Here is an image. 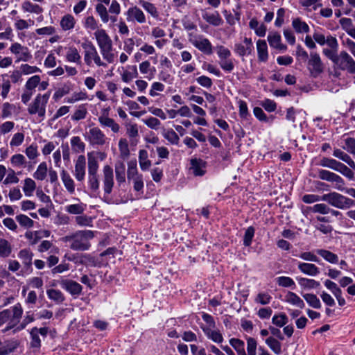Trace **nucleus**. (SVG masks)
<instances>
[{
	"label": "nucleus",
	"mask_w": 355,
	"mask_h": 355,
	"mask_svg": "<svg viewBox=\"0 0 355 355\" xmlns=\"http://www.w3.org/2000/svg\"><path fill=\"white\" fill-rule=\"evenodd\" d=\"M94 236L91 230H79L62 238L63 241L70 243V248L73 250L85 251L90 247L89 240Z\"/></svg>",
	"instance_id": "obj_1"
},
{
	"label": "nucleus",
	"mask_w": 355,
	"mask_h": 355,
	"mask_svg": "<svg viewBox=\"0 0 355 355\" xmlns=\"http://www.w3.org/2000/svg\"><path fill=\"white\" fill-rule=\"evenodd\" d=\"M88 159V186L90 191L96 193L99 190L100 182L98 180V171L99 168L97 157L94 153H87Z\"/></svg>",
	"instance_id": "obj_2"
},
{
	"label": "nucleus",
	"mask_w": 355,
	"mask_h": 355,
	"mask_svg": "<svg viewBox=\"0 0 355 355\" xmlns=\"http://www.w3.org/2000/svg\"><path fill=\"white\" fill-rule=\"evenodd\" d=\"M51 92H47L44 94H37L33 101L28 105V112L30 114H36L41 118H44L46 114V107L49 102Z\"/></svg>",
	"instance_id": "obj_3"
},
{
	"label": "nucleus",
	"mask_w": 355,
	"mask_h": 355,
	"mask_svg": "<svg viewBox=\"0 0 355 355\" xmlns=\"http://www.w3.org/2000/svg\"><path fill=\"white\" fill-rule=\"evenodd\" d=\"M322 200L340 209H349L355 205L353 200L336 192H331L323 195L322 196Z\"/></svg>",
	"instance_id": "obj_4"
},
{
	"label": "nucleus",
	"mask_w": 355,
	"mask_h": 355,
	"mask_svg": "<svg viewBox=\"0 0 355 355\" xmlns=\"http://www.w3.org/2000/svg\"><path fill=\"white\" fill-rule=\"evenodd\" d=\"M82 47L84 49V60L87 66H91L92 61L99 67L106 65L101 61L96 47L91 42L83 43Z\"/></svg>",
	"instance_id": "obj_5"
},
{
	"label": "nucleus",
	"mask_w": 355,
	"mask_h": 355,
	"mask_svg": "<svg viewBox=\"0 0 355 355\" xmlns=\"http://www.w3.org/2000/svg\"><path fill=\"white\" fill-rule=\"evenodd\" d=\"M189 41L201 52L208 55L212 53L211 43L203 35L189 33Z\"/></svg>",
	"instance_id": "obj_6"
},
{
	"label": "nucleus",
	"mask_w": 355,
	"mask_h": 355,
	"mask_svg": "<svg viewBox=\"0 0 355 355\" xmlns=\"http://www.w3.org/2000/svg\"><path fill=\"white\" fill-rule=\"evenodd\" d=\"M85 138L93 146H103L107 141L105 135L98 127L90 128L85 133Z\"/></svg>",
	"instance_id": "obj_7"
},
{
	"label": "nucleus",
	"mask_w": 355,
	"mask_h": 355,
	"mask_svg": "<svg viewBox=\"0 0 355 355\" xmlns=\"http://www.w3.org/2000/svg\"><path fill=\"white\" fill-rule=\"evenodd\" d=\"M9 49L16 56V62H28L32 58V55L28 47L22 46L18 42L12 44Z\"/></svg>",
	"instance_id": "obj_8"
},
{
	"label": "nucleus",
	"mask_w": 355,
	"mask_h": 355,
	"mask_svg": "<svg viewBox=\"0 0 355 355\" xmlns=\"http://www.w3.org/2000/svg\"><path fill=\"white\" fill-rule=\"evenodd\" d=\"M335 64L342 70L355 73V61L346 51L340 52Z\"/></svg>",
	"instance_id": "obj_9"
},
{
	"label": "nucleus",
	"mask_w": 355,
	"mask_h": 355,
	"mask_svg": "<svg viewBox=\"0 0 355 355\" xmlns=\"http://www.w3.org/2000/svg\"><path fill=\"white\" fill-rule=\"evenodd\" d=\"M128 22L144 24L146 22V17L143 10L137 6H130L125 12Z\"/></svg>",
	"instance_id": "obj_10"
},
{
	"label": "nucleus",
	"mask_w": 355,
	"mask_h": 355,
	"mask_svg": "<svg viewBox=\"0 0 355 355\" xmlns=\"http://www.w3.org/2000/svg\"><path fill=\"white\" fill-rule=\"evenodd\" d=\"M307 68L313 77H317L322 72L323 64L318 53L311 52L310 53Z\"/></svg>",
	"instance_id": "obj_11"
},
{
	"label": "nucleus",
	"mask_w": 355,
	"mask_h": 355,
	"mask_svg": "<svg viewBox=\"0 0 355 355\" xmlns=\"http://www.w3.org/2000/svg\"><path fill=\"white\" fill-rule=\"evenodd\" d=\"M49 332L47 327H33L30 331L31 342L32 348L39 349L41 347L42 338H44Z\"/></svg>",
	"instance_id": "obj_12"
},
{
	"label": "nucleus",
	"mask_w": 355,
	"mask_h": 355,
	"mask_svg": "<svg viewBox=\"0 0 355 355\" xmlns=\"http://www.w3.org/2000/svg\"><path fill=\"white\" fill-rule=\"evenodd\" d=\"M103 189L106 194L111 193L114 187L113 169L110 165H105L103 168Z\"/></svg>",
	"instance_id": "obj_13"
},
{
	"label": "nucleus",
	"mask_w": 355,
	"mask_h": 355,
	"mask_svg": "<svg viewBox=\"0 0 355 355\" xmlns=\"http://www.w3.org/2000/svg\"><path fill=\"white\" fill-rule=\"evenodd\" d=\"M254 49L252 41L250 38L245 37L243 43L234 44V51L239 56H245L251 54Z\"/></svg>",
	"instance_id": "obj_14"
},
{
	"label": "nucleus",
	"mask_w": 355,
	"mask_h": 355,
	"mask_svg": "<svg viewBox=\"0 0 355 355\" xmlns=\"http://www.w3.org/2000/svg\"><path fill=\"white\" fill-rule=\"evenodd\" d=\"M86 159L84 155H79L75 162V167L73 174L75 178L82 182L85 177Z\"/></svg>",
	"instance_id": "obj_15"
},
{
	"label": "nucleus",
	"mask_w": 355,
	"mask_h": 355,
	"mask_svg": "<svg viewBox=\"0 0 355 355\" xmlns=\"http://www.w3.org/2000/svg\"><path fill=\"white\" fill-rule=\"evenodd\" d=\"M94 36L100 50L112 47V40L104 29L95 31Z\"/></svg>",
	"instance_id": "obj_16"
},
{
	"label": "nucleus",
	"mask_w": 355,
	"mask_h": 355,
	"mask_svg": "<svg viewBox=\"0 0 355 355\" xmlns=\"http://www.w3.org/2000/svg\"><path fill=\"white\" fill-rule=\"evenodd\" d=\"M60 286L72 295H79L83 290V286L80 284L70 279L61 280Z\"/></svg>",
	"instance_id": "obj_17"
},
{
	"label": "nucleus",
	"mask_w": 355,
	"mask_h": 355,
	"mask_svg": "<svg viewBox=\"0 0 355 355\" xmlns=\"http://www.w3.org/2000/svg\"><path fill=\"white\" fill-rule=\"evenodd\" d=\"M202 17L206 22L214 26H219L223 24V20L218 11H204Z\"/></svg>",
	"instance_id": "obj_18"
},
{
	"label": "nucleus",
	"mask_w": 355,
	"mask_h": 355,
	"mask_svg": "<svg viewBox=\"0 0 355 355\" xmlns=\"http://www.w3.org/2000/svg\"><path fill=\"white\" fill-rule=\"evenodd\" d=\"M190 171L195 176H202L206 172V163L201 159H191Z\"/></svg>",
	"instance_id": "obj_19"
},
{
	"label": "nucleus",
	"mask_w": 355,
	"mask_h": 355,
	"mask_svg": "<svg viewBox=\"0 0 355 355\" xmlns=\"http://www.w3.org/2000/svg\"><path fill=\"white\" fill-rule=\"evenodd\" d=\"M318 177L322 180L335 182L337 184H343L344 182L340 176L327 170H318Z\"/></svg>",
	"instance_id": "obj_20"
},
{
	"label": "nucleus",
	"mask_w": 355,
	"mask_h": 355,
	"mask_svg": "<svg viewBox=\"0 0 355 355\" xmlns=\"http://www.w3.org/2000/svg\"><path fill=\"white\" fill-rule=\"evenodd\" d=\"M21 10L25 13L40 15L44 12V8L37 3L30 0H25L21 3Z\"/></svg>",
	"instance_id": "obj_21"
},
{
	"label": "nucleus",
	"mask_w": 355,
	"mask_h": 355,
	"mask_svg": "<svg viewBox=\"0 0 355 355\" xmlns=\"http://www.w3.org/2000/svg\"><path fill=\"white\" fill-rule=\"evenodd\" d=\"M202 331L206 337L216 344H220L223 342V336L220 331L216 327L202 328Z\"/></svg>",
	"instance_id": "obj_22"
},
{
	"label": "nucleus",
	"mask_w": 355,
	"mask_h": 355,
	"mask_svg": "<svg viewBox=\"0 0 355 355\" xmlns=\"http://www.w3.org/2000/svg\"><path fill=\"white\" fill-rule=\"evenodd\" d=\"M268 41L272 48L283 51L287 49V46L282 43L281 35L278 33H270L268 35Z\"/></svg>",
	"instance_id": "obj_23"
},
{
	"label": "nucleus",
	"mask_w": 355,
	"mask_h": 355,
	"mask_svg": "<svg viewBox=\"0 0 355 355\" xmlns=\"http://www.w3.org/2000/svg\"><path fill=\"white\" fill-rule=\"evenodd\" d=\"M298 269L302 273L315 277L320 273V269L313 263L301 262L298 264Z\"/></svg>",
	"instance_id": "obj_24"
},
{
	"label": "nucleus",
	"mask_w": 355,
	"mask_h": 355,
	"mask_svg": "<svg viewBox=\"0 0 355 355\" xmlns=\"http://www.w3.org/2000/svg\"><path fill=\"white\" fill-rule=\"evenodd\" d=\"M257 51L259 61L266 62L268 59V51L265 40H259L257 42Z\"/></svg>",
	"instance_id": "obj_25"
},
{
	"label": "nucleus",
	"mask_w": 355,
	"mask_h": 355,
	"mask_svg": "<svg viewBox=\"0 0 355 355\" xmlns=\"http://www.w3.org/2000/svg\"><path fill=\"white\" fill-rule=\"evenodd\" d=\"M37 251L41 253L48 251L50 254L60 253L59 248L55 245L51 241L47 240H43L41 241L40 245L37 246Z\"/></svg>",
	"instance_id": "obj_26"
},
{
	"label": "nucleus",
	"mask_w": 355,
	"mask_h": 355,
	"mask_svg": "<svg viewBox=\"0 0 355 355\" xmlns=\"http://www.w3.org/2000/svg\"><path fill=\"white\" fill-rule=\"evenodd\" d=\"M116 180L119 185L125 182V166L123 162H117L114 165Z\"/></svg>",
	"instance_id": "obj_27"
},
{
	"label": "nucleus",
	"mask_w": 355,
	"mask_h": 355,
	"mask_svg": "<svg viewBox=\"0 0 355 355\" xmlns=\"http://www.w3.org/2000/svg\"><path fill=\"white\" fill-rule=\"evenodd\" d=\"M60 177L67 191L71 194L73 193L75 191V183L69 173L63 169L60 173Z\"/></svg>",
	"instance_id": "obj_28"
},
{
	"label": "nucleus",
	"mask_w": 355,
	"mask_h": 355,
	"mask_svg": "<svg viewBox=\"0 0 355 355\" xmlns=\"http://www.w3.org/2000/svg\"><path fill=\"white\" fill-rule=\"evenodd\" d=\"M87 104H81L76 107L73 114L71 116V119L73 121L83 120L87 117Z\"/></svg>",
	"instance_id": "obj_29"
},
{
	"label": "nucleus",
	"mask_w": 355,
	"mask_h": 355,
	"mask_svg": "<svg viewBox=\"0 0 355 355\" xmlns=\"http://www.w3.org/2000/svg\"><path fill=\"white\" fill-rule=\"evenodd\" d=\"M285 302L300 309L305 306L304 301L295 293L288 291L285 295Z\"/></svg>",
	"instance_id": "obj_30"
},
{
	"label": "nucleus",
	"mask_w": 355,
	"mask_h": 355,
	"mask_svg": "<svg viewBox=\"0 0 355 355\" xmlns=\"http://www.w3.org/2000/svg\"><path fill=\"white\" fill-rule=\"evenodd\" d=\"M99 124L104 128H110L114 133H118L120 130V125L112 118H98Z\"/></svg>",
	"instance_id": "obj_31"
},
{
	"label": "nucleus",
	"mask_w": 355,
	"mask_h": 355,
	"mask_svg": "<svg viewBox=\"0 0 355 355\" xmlns=\"http://www.w3.org/2000/svg\"><path fill=\"white\" fill-rule=\"evenodd\" d=\"M76 19L73 15L67 14L64 15L60 20V26L64 31L71 30L76 24Z\"/></svg>",
	"instance_id": "obj_32"
},
{
	"label": "nucleus",
	"mask_w": 355,
	"mask_h": 355,
	"mask_svg": "<svg viewBox=\"0 0 355 355\" xmlns=\"http://www.w3.org/2000/svg\"><path fill=\"white\" fill-rule=\"evenodd\" d=\"M46 295L49 299L56 304H62L65 300L64 294L58 289H48L46 291Z\"/></svg>",
	"instance_id": "obj_33"
},
{
	"label": "nucleus",
	"mask_w": 355,
	"mask_h": 355,
	"mask_svg": "<svg viewBox=\"0 0 355 355\" xmlns=\"http://www.w3.org/2000/svg\"><path fill=\"white\" fill-rule=\"evenodd\" d=\"M65 58L67 61L69 62L80 64L81 56L77 49L74 46H71L67 49Z\"/></svg>",
	"instance_id": "obj_34"
},
{
	"label": "nucleus",
	"mask_w": 355,
	"mask_h": 355,
	"mask_svg": "<svg viewBox=\"0 0 355 355\" xmlns=\"http://www.w3.org/2000/svg\"><path fill=\"white\" fill-rule=\"evenodd\" d=\"M139 163L141 169L144 171H148L151 166V162L148 159V152L146 150L139 151Z\"/></svg>",
	"instance_id": "obj_35"
},
{
	"label": "nucleus",
	"mask_w": 355,
	"mask_h": 355,
	"mask_svg": "<svg viewBox=\"0 0 355 355\" xmlns=\"http://www.w3.org/2000/svg\"><path fill=\"white\" fill-rule=\"evenodd\" d=\"M316 253L321 256L325 261L331 263H338V257L337 254L324 249H318L315 250Z\"/></svg>",
	"instance_id": "obj_36"
},
{
	"label": "nucleus",
	"mask_w": 355,
	"mask_h": 355,
	"mask_svg": "<svg viewBox=\"0 0 355 355\" xmlns=\"http://www.w3.org/2000/svg\"><path fill=\"white\" fill-rule=\"evenodd\" d=\"M139 3L151 17L153 18L158 17V10L153 3L146 0H139Z\"/></svg>",
	"instance_id": "obj_37"
},
{
	"label": "nucleus",
	"mask_w": 355,
	"mask_h": 355,
	"mask_svg": "<svg viewBox=\"0 0 355 355\" xmlns=\"http://www.w3.org/2000/svg\"><path fill=\"white\" fill-rule=\"evenodd\" d=\"M33 253L28 249H23L19 252L18 257L21 260L23 264L27 267L32 265Z\"/></svg>",
	"instance_id": "obj_38"
},
{
	"label": "nucleus",
	"mask_w": 355,
	"mask_h": 355,
	"mask_svg": "<svg viewBox=\"0 0 355 355\" xmlns=\"http://www.w3.org/2000/svg\"><path fill=\"white\" fill-rule=\"evenodd\" d=\"M162 135L171 144L178 145L180 138L177 133L172 129L162 128Z\"/></svg>",
	"instance_id": "obj_39"
},
{
	"label": "nucleus",
	"mask_w": 355,
	"mask_h": 355,
	"mask_svg": "<svg viewBox=\"0 0 355 355\" xmlns=\"http://www.w3.org/2000/svg\"><path fill=\"white\" fill-rule=\"evenodd\" d=\"M140 175H141V174L139 173L137 161L134 159L128 162L127 170V178L128 181L130 182L132 179L137 178Z\"/></svg>",
	"instance_id": "obj_40"
},
{
	"label": "nucleus",
	"mask_w": 355,
	"mask_h": 355,
	"mask_svg": "<svg viewBox=\"0 0 355 355\" xmlns=\"http://www.w3.org/2000/svg\"><path fill=\"white\" fill-rule=\"evenodd\" d=\"M296 279L300 286L304 288L312 289L318 288L320 286V283L313 279L305 277H297Z\"/></svg>",
	"instance_id": "obj_41"
},
{
	"label": "nucleus",
	"mask_w": 355,
	"mask_h": 355,
	"mask_svg": "<svg viewBox=\"0 0 355 355\" xmlns=\"http://www.w3.org/2000/svg\"><path fill=\"white\" fill-rule=\"evenodd\" d=\"M266 343L276 355H280L282 354V344L275 338L272 336L268 337L266 340Z\"/></svg>",
	"instance_id": "obj_42"
},
{
	"label": "nucleus",
	"mask_w": 355,
	"mask_h": 355,
	"mask_svg": "<svg viewBox=\"0 0 355 355\" xmlns=\"http://www.w3.org/2000/svg\"><path fill=\"white\" fill-rule=\"evenodd\" d=\"M12 252L11 244L4 239H0V257L7 258Z\"/></svg>",
	"instance_id": "obj_43"
},
{
	"label": "nucleus",
	"mask_w": 355,
	"mask_h": 355,
	"mask_svg": "<svg viewBox=\"0 0 355 355\" xmlns=\"http://www.w3.org/2000/svg\"><path fill=\"white\" fill-rule=\"evenodd\" d=\"M48 172L47 164L45 162H41L33 174L34 178L37 180H44Z\"/></svg>",
	"instance_id": "obj_44"
},
{
	"label": "nucleus",
	"mask_w": 355,
	"mask_h": 355,
	"mask_svg": "<svg viewBox=\"0 0 355 355\" xmlns=\"http://www.w3.org/2000/svg\"><path fill=\"white\" fill-rule=\"evenodd\" d=\"M119 150L120 153V157L123 159H127L130 155V150L128 146V142L126 139L121 138L119 141Z\"/></svg>",
	"instance_id": "obj_45"
},
{
	"label": "nucleus",
	"mask_w": 355,
	"mask_h": 355,
	"mask_svg": "<svg viewBox=\"0 0 355 355\" xmlns=\"http://www.w3.org/2000/svg\"><path fill=\"white\" fill-rule=\"evenodd\" d=\"M302 297L310 306L314 309H320L321 307L320 301L315 294L306 293L302 295Z\"/></svg>",
	"instance_id": "obj_46"
},
{
	"label": "nucleus",
	"mask_w": 355,
	"mask_h": 355,
	"mask_svg": "<svg viewBox=\"0 0 355 355\" xmlns=\"http://www.w3.org/2000/svg\"><path fill=\"white\" fill-rule=\"evenodd\" d=\"M95 10L103 23H107L109 21V12L105 5L97 3L95 6Z\"/></svg>",
	"instance_id": "obj_47"
},
{
	"label": "nucleus",
	"mask_w": 355,
	"mask_h": 355,
	"mask_svg": "<svg viewBox=\"0 0 355 355\" xmlns=\"http://www.w3.org/2000/svg\"><path fill=\"white\" fill-rule=\"evenodd\" d=\"M40 82V76L34 75L29 78L24 85V88L33 93L35 92V88L39 85Z\"/></svg>",
	"instance_id": "obj_48"
},
{
	"label": "nucleus",
	"mask_w": 355,
	"mask_h": 355,
	"mask_svg": "<svg viewBox=\"0 0 355 355\" xmlns=\"http://www.w3.org/2000/svg\"><path fill=\"white\" fill-rule=\"evenodd\" d=\"M230 344L237 352L238 355H247L245 351V343L243 340L238 338H232L230 340Z\"/></svg>",
	"instance_id": "obj_49"
},
{
	"label": "nucleus",
	"mask_w": 355,
	"mask_h": 355,
	"mask_svg": "<svg viewBox=\"0 0 355 355\" xmlns=\"http://www.w3.org/2000/svg\"><path fill=\"white\" fill-rule=\"evenodd\" d=\"M36 188V184L34 180L31 178H26L24 180V185L23 187V191L26 196H31L33 191Z\"/></svg>",
	"instance_id": "obj_50"
},
{
	"label": "nucleus",
	"mask_w": 355,
	"mask_h": 355,
	"mask_svg": "<svg viewBox=\"0 0 355 355\" xmlns=\"http://www.w3.org/2000/svg\"><path fill=\"white\" fill-rule=\"evenodd\" d=\"M132 182L134 190L139 195L144 193V182L143 175L133 178L130 180Z\"/></svg>",
	"instance_id": "obj_51"
},
{
	"label": "nucleus",
	"mask_w": 355,
	"mask_h": 355,
	"mask_svg": "<svg viewBox=\"0 0 355 355\" xmlns=\"http://www.w3.org/2000/svg\"><path fill=\"white\" fill-rule=\"evenodd\" d=\"M98 22L93 16H87L85 18L84 27L91 31L100 30Z\"/></svg>",
	"instance_id": "obj_52"
},
{
	"label": "nucleus",
	"mask_w": 355,
	"mask_h": 355,
	"mask_svg": "<svg viewBox=\"0 0 355 355\" xmlns=\"http://www.w3.org/2000/svg\"><path fill=\"white\" fill-rule=\"evenodd\" d=\"M71 145L72 149L77 153L83 152L85 150V144L78 136L73 137L71 139Z\"/></svg>",
	"instance_id": "obj_53"
},
{
	"label": "nucleus",
	"mask_w": 355,
	"mask_h": 355,
	"mask_svg": "<svg viewBox=\"0 0 355 355\" xmlns=\"http://www.w3.org/2000/svg\"><path fill=\"white\" fill-rule=\"evenodd\" d=\"M10 163L14 167H22L25 166L26 159L22 154H15L10 157Z\"/></svg>",
	"instance_id": "obj_54"
},
{
	"label": "nucleus",
	"mask_w": 355,
	"mask_h": 355,
	"mask_svg": "<svg viewBox=\"0 0 355 355\" xmlns=\"http://www.w3.org/2000/svg\"><path fill=\"white\" fill-rule=\"evenodd\" d=\"M277 283L279 286L285 288H295V284L293 279L289 277L281 276L277 278Z\"/></svg>",
	"instance_id": "obj_55"
},
{
	"label": "nucleus",
	"mask_w": 355,
	"mask_h": 355,
	"mask_svg": "<svg viewBox=\"0 0 355 355\" xmlns=\"http://www.w3.org/2000/svg\"><path fill=\"white\" fill-rule=\"evenodd\" d=\"M16 220L21 227L25 228H31L33 227L34 221L26 215H17L16 216Z\"/></svg>",
	"instance_id": "obj_56"
},
{
	"label": "nucleus",
	"mask_w": 355,
	"mask_h": 355,
	"mask_svg": "<svg viewBox=\"0 0 355 355\" xmlns=\"http://www.w3.org/2000/svg\"><path fill=\"white\" fill-rule=\"evenodd\" d=\"M292 24L297 33H308L309 31V27L307 24L300 19H293Z\"/></svg>",
	"instance_id": "obj_57"
},
{
	"label": "nucleus",
	"mask_w": 355,
	"mask_h": 355,
	"mask_svg": "<svg viewBox=\"0 0 355 355\" xmlns=\"http://www.w3.org/2000/svg\"><path fill=\"white\" fill-rule=\"evenodd\" d=\"M85 205L83 203L69 205L65 207L66 211L71 214H80L85 211Z\"/></svg>",
	"instance_id": "obj_58"
},
{
	"label": "nucleus",
	"mask_w": 355,
	"mask_h": 355,
	"mask_svg": "<svg viewBox=\"0 0 355 355\" xmlns=\"http://www.w3.org/2000/svg\"><path fill=\"white\" fill-rule=\"evenodd\" d=\"M27 157L31 160H34L37 158L40 153L37 150V146L35 144H32L28 146L24 151Z\"/></svg>",
	"instance_id": "obj_59"
},
{
	"label": "nucleus",
	"mask_w": 355,
	"mask_h": 355,
	"mask_svg": "<svg viewBox=\"0 0 355 355\" xmlns=\"http://www.w3.org/2000/svg\"><path fill=\"white\" fill-rule=\"evenodd\" d=\"M34 24V21L29 19H17L15 22V28L17 31L28 29L31 26Z\"/></svg>",
	"instance_id": "obj_60"
},
{
	"label": "nucleus",
	"mask_w": 355,
	"mask_h": 355,
	"mask_svg": "<svg viewBox=\"0 0 355 355\" xmlns=\"http://www.w3.org/2000/svg\"><path fill=\"white\" fill-rule=\"evenodd\" d=\"M138 76V72L136 66L131 67V71H125L122 74V80L125 83L131 81L133 78Z\"/></svg>",
	"instance_id": "obj_61"
},
{
	"label": "nucleus",
	"mask_w": 355,
	"mask_h": 355,
	"mask_svg": "<svg viewBox=\"0 0 355 355\" xmlns=\"http://www.w3.org/2000/svg\"><path fill=\"white\" fill-rule=\"evenodd\" d=\"M25 135L22 132L15 133L10 141V146L12 148L21 146L24 141Z\"/></svg>",
	"instance_id": "obj_62"
},
{
	"label": "nucleus",
	"mask_w": 355,
	"mask_h": 355,
	"mask_svg": "<svg viewBox=\"0 0 355 355\" xmlns=\"http://www.w3.org/2000/svg\"><path fill=\"white\" fill-rule=\"evenodd\" d=\"M170 69H162L158 74V78L160 80L168 83L172 84L174 80V78L169 72Z\"/></svg>",
	"instance_id": "obj_63"
},
{
	"label": "nucleus",
	"mask_w": 355,
	"mask_h": 355,
	"mask_svg": "<svg viewBox=\"0 0 355 355\" xmlns=\"http://www.w3.org/2000/svg\"><path fill=\"white\" fill-rule=\"evenodd\" d=\"M272 322L279 327H282L288 322V318L285 313L275 315L272 318Z\"/></svg>",
	"instance_id": "obj_64"
}]
</instances>
